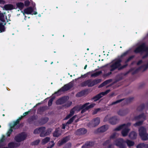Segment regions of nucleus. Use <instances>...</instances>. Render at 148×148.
Returning <instances> with one entry per match:
<instances>
[{
  "instance_id": "obj_1",
  "label": "nucleus",
  "mask_w": 148,
  "mask_h": 148,
  "mask_svg": "<svg viewBox=\"0 0 148 148\" xmlns=\"http://www.w3.org/2000/svg\"><path fill=\"white\" fill-rule=\"evenodd\" d=\"M129 50L126 51L122 53L121 56L113 60L110 64H107L102 66L101 68L110 67V71H112L117 68L120 69L124 68L125 66H121V62L123 57L127 55L129 53Z\"/></svg>"
},
{
  "instance_id": "obj_2",
  "label": "nucleus",
  "mask_w": 148,
  "mask_h": 148,
  "mask_svg": "<svg viewBox=\"0 0 148 148\" xmlns=\"http://www.w3.org/2000/svg\"><path fill=\"white\" fill-rule=\"evenodd\" d=\"M131 125V123H130L123 124L116 127L114 130L119 131L122 130L121 134L123 136L125 137L127 135L128 132L130 130L129 127Z\"/></svg>"
},
{
  "instance_id": "obj_3",
  "label": "nucleus",
  "mask_w": 148,
  "mask_h": 148,
  "mask_svg": "<svg viewBox=\"0 0 148 148\" xmlns=\"http://www.w3.org/2000/svg\"><path fill=\"white\" fill-rule=\"evenodd\" d=\"M32 4L33 7V8L29 7L25 9L23 12L24 15L25 14L32 15L36 14H37L36 8L35 7V3L32 2Z\"/></svg>"
},
{
  "instance_id": "obj_4",
  "label": "nucleus",
  "mask_w": 148,
  "mask_h": 148,
  "mask_svg": "<svg viewBox=\"0 0 148 148\" xmlns=\"http://www.w3.org/2000/svg\"><path fill=\"white\" fill-rule=\"evenodd\" d=\"M134 52L136 53L144 52L146 54V55L145 56L143 57V58H144L148 56V48H147L146 47L144 43L142 44L136 48Z\"/></svg>"
},
{
  "instance_id": "obj_5",
  "label": "nucleus",
  "mask_w": 148,
  "mask_h": 148,
  "mask_svg": "<svg viewBox=\"0 0 148 148\" xmlns=\"http://www.w3.org/2000/svg\"><path fill=\"white\" fill-rule=\"evenodd\" d=\"M45 128L44 127H42L38 129H35L34 131V134H37L39 133H40V136L41 137H44L48 135L51 132V130H50L48 132H45Z\"/></svg>"
},
{
  "instance_id": "obj_6",
  "label": "nucleus",
  "mask_w": 148,
  "mask_h": 148,
  "mask_svg": "<svg viewBox=\"0 0 148 148\" xmlns=\"http://www.w3.org/2000/svg\"><path fill=\"white\" fill-rule=\"evenodd\" d=\"M139 135L143 140L148 139V134L146 133V129L143 127H140L139 129Z\"/></svg>"
},
{
  "instance_id": "obj_7",
  "label": "nucleus",
  "mask_w": 148,
  "mask_h": 148,
  "mask_svg": "<svg viewBox=\"0 0 148 148\" xmlns=\"http://www.w3.org/2000/svg\"><path fill=\"white\" fill-rule=\"evenodd\" d=\"M125 142L123 138H120L116 139L114 142V144L120 148H126V146L124 144Z\"/></svg>"
},
{
  "instance_id": "obj_8",
  "label": "nucleus",
  "mask_w": 148,
  "mask_h": 148,
  "mask_svg": "<svg viewBox=\"0 0 148 148\" xmlns=\"http://www.w3.org/2000/svg\"><path fill=\"white\" fill-rule=\"evenodd\" d=\"M27 137V135L26 133H22L16 136L14 139L16 141L18 142H20L24 140Z\"/></svg>"
},
{
  "instance_id": "obj_9",
  "label": "nucleus",
  "mask_w": 148,
  "mask_h": 148,
  "mask_svg": "<svg viewBox=\"0 0 148 148\" xmlns=\"http://www.w3.org/2000/svg\"><path fill=\"white\" fill-rule=\"evenodd\" d=\"M93 71H92L88 72L85 74L82 75L81 77H87V76L89 74L91 75V77H96L102 73V71H96L93 73Z\"/></svg>"
},
{
  "instance_id": "obj_10",
  "label": "nucleus",
  "mask_w": 148,
  "mask_h": 148,
  "mask_svg": "<svg viewBox=\"0 0 148 148\" xmlns=\"http://www.w3.org/2000/svg\"><path fill=\"white\" fill-rule=\"evenodd\" d=\"M89 104V103H87L82 106V110L81 111L82 113H84L86 110L91 108L93 107L95 105V104L94 103H92L90 104Z\"/></svg>"
},
{
  "instance_id": "obj_11",
  "label": "nucleus",
  "mask_w": 148,
  "mask_h": 148,
  "mask_svg": "<svg viewBox=\"0 0 148 148\" xmlns=\"http://www.w3.org/2000/svg\"><path fill=\"white\" fill-rule=\"evenodd\" d=\"M10 129L7 133L8 136H9L12 132V129H17L19 127V125L16 122H14L13 123L10 124Z\"/></svg>"
},
{
  "instance_id": "obj_12",
  "label": "nucleus",
  "mask_w": 148,
  "mask_h": 148,
  "mask_svg": "<svg viewBox=\"0 0 148 148\" xmlns=\"http://www.w3.org/2000/svg\"><path fill=\"white\" fill-rule=\"evenodd\" d=\"M73 81H72L68 84L64 85L58 91V92H60L61 91H64L70 89L73 86Z\"/></svg>"
},
{
  "instance_id": "obj_13",
  "label": "nucleus",
  "mask_w": 148,
  "mask_h": 148,
  "mask_svg": "<svg viewBox=\"0 0 148 148\" xmlns=\"http://www.w3.org/2000/svg\"><path fill=\"white\" fill-rule=\"evenodd\" d=\"M110 92V90H107L105 92H101L100 93L97 95L95 96V97H94L93 98L94 101H96L99 100L101 97H102L103 96L107 94V93H109Z\"/></svg>"
},
{
  "instance_id": "obj_14",
  "label": "nucleus",
  "mask_w": 148,
  "mask_h": 148,
  "mask_svg": "<svg viewBox=\"0 0 148 148\" xmlns=\"http://www.w3.org/2000/svg\"><path fill=\"white\" fill-rule=\"evenodd\" d=\"M79 108L78 106L74 107L73 109L71 110L70 112V114L64 118V120H67L70 118L72 116L74 113V112Z\"/></svg>"
},
{
  "instance_id": "obj_15",
  "label": "nucleus",
  "mask_w": 148,
  "mask_h": 148,
  "mask_svg": "<svg viewBox=\"0 0 148 148\" xmlns=\"http://www.w3.org/2000/svg\"><path fill=\"white\" fill-rule=\"evenodd\" d=\"M108 126L107 125H103L99 128L95 132H103L106 131L108 128Z\"/></svg>"
},
{
  "instance_id": "obj_16",
  "label": "nucleus",
  "mask_w": 148,
  "mask_h": 148,
  "mask_svg": "<svg viewBox=\"0 0 148 148\" xmlns=\"http://www.w3.org/2000/svg\"><path fill=\"white\" fill-rule=\"evenodd\" d=\"M111 117L110 115H108L105 117V118L104 121V122H106L108 121L111 124H114L115 123V121H112V119H113L115 120V121H116V118H110Z\"/></svg>"
},
{
  "instance_id": "obj_17",
  "label": "nucleus",
  "mask_w": 148,
  "mask_h": 148,
  "mask_svg": "<svg viewBox=\"0 0 148 148\" xmlns=\"http://www.w3.org/2000/svg\"><path fill=\"white\" fill-rule=\"evenodd\" d=\"M92 82V81L91 79H89L82 83L81 85L82 86H88V87H91L93 86H91L93 84Z\"/></svg>"
},
{
  "instance_id": "obj_18",
  "label": "nucleus",
  "mask_w": 148,
  "mask_h": 148,
  "mask_svg": "<svg viewBox=\"0 0 148 148\" xmlns=\"http://www.w3.org/2000/svg\"><path fill=\"white\" fill-rule=\"evenodd\" d=\"M100 119L99 118H97L94 119L91 122L92 125V127H95L99 123Z\"/></svg>"
},
{
  "instance_id": "obj_19",
  "label": "nucleus",
  "mask_w": 148,
  "mask_h": 148,
  "mask_svg": "<svg viewBox=\"0 0 148 148\" xmlns=\"http://www.w3.org/2000/svg\"><path fill=\"white\" fill-rule=\"evenodd\" d=\"M87 132V130L85 128H82L78 129L76 132L77 135L84 134Z\"/></svg>"
},
{
  "instance_id": "obj_20",
  "label": "nucleus",
  "mask_w": 148,
  "mask_h": 148,
  "mask_svg": "<svg viewBox=\"0 0 148 148\" xmlns=\"http://www.w3.org/2000/svg\"><path fill=\"white\" fill-rule=\"evenodd\" d=\"M137 134L134 131H132L129 134V137L131 139H135L136 138Z\"/></svg>"
},
{
  "instance_id": "obj_21",
  "label": "nucleus",
  "mask_w": 148,
  "mask_h": 148,
  "mask_svg": "<svg viewBox=\"0 0 148 148\" xmlns=\"http://www.w3.org/2000/svg\"><path fill=\"white\" fill-rule=\"evenodd\" d=\"M19 143L11 142L9 143L8 144V146L10 148H12L14 147H17L20 145Z\"/></svg>"
},
{
  "instance_id": "obj_22",
  "label": "nucleus",
  "mask_w": 148,
  "mask_h": 148,
  "mask_svg": "<svg viewBox=\"0 0 148 148\" xmlns=\"http://www.w3.org/2000/svg\"><path fill=\"white\" fill-rule=\"evenodd\" d=\"M146 116L144 114H142L139 116H135L134 117L133 120H144L145 119Z\"/></svg>"
},
{
  "instance_id": "obj_23",
  "label": "nucleus",
  "mask_w": 148,
  "mask_h": 148,
  "mask_svg": "<svg viewBox=\"0 0 148 148\" xmlns=\"http://www.w3.org/2000/svg\"><path fill=\"white\" fill-rule=\"evenodd\" d=\"M66 101L65 97H63L59 99L56 102L57 104H61L64 103Z\"/></svg>"
},
{
  "instance_id": "obj_24",
  "label": "nucleus",
  "mask_w": 148,
  "mask_h": 148,
  "mask_svg": "<svg viewBox=\"0 0 148 148\" xmlns=\"http://www.w3.org/2000/svg\"><path fill=\"white\" fill-rule=\"evenodd\" d=\"M5 140V136L4 135H2V138L0 140V147L4 146L6 145Z\"/></svg>"
},
{
  "instance_id": "obj_25",
  "label": "nucleus",
  "mask_w": 148,
  "mask_h": 148,
  "mask_svg": "<svg viewBox=\"0 0 148 148\" xmlns=\"http://www.w3.org/2000/svg\"><path fill=\"white\" fill-rule=\"evenodd\" d=\"M137 148H148V144L144 143H140L138 145Z\"/></svg>"
},
{
  "instance_id": "obj_26",
  "label": "nucleus",
  "mask_w": 148,
  "mask_h": 148,
  "mask_svg": "<svg viewBox=\"0 0 148 148\" xmlns=\"http://www.w3.org/2000/svg\"><path fill=\"white\" fill-rule=\"evenodd\" d=\"M61 134V132L60 130V129L58 128L53 133V136L54 137H57L59 136Z\"/></svg>"
},
{
  "instance_id": "obj_27",
  "label": "nucleus",
  "mask_w": 148,
  "mask_h": 148,
  "mask_svg": "<svg viewBox=\"0 0 148 148\" xmlns=\"http://www.w3.org/2000/svg\"><path fill=\"white\" fill-rule=\"evenodd\" d=\"M69 137H66L63 138L61 141H59L58 143V145H62L63 143H65L69 140Z\"/></svg>"
},
{
  "instance_id": "obj_28",
  "label": "nucleus",
  "mask_w": 148,
  "mask_h": 148,
  "mask_svg": "<svg viewBox=\"0 0 148 148\" xmlns=\"http://www.w3.org/2000/svg\"><path fill=\"white\" fill-rule=\"evenodd\" d=\"M4 8L6 10H11L14 9V6L12 5L8 4L4 6Z\"/></svg>"
},
{
  "instance_id": "obj_29",
  "label": "nucleus",
  "mask_w": 148,
  "mask_h": 148,
  "mask_svg": "<svg viewBox=\"0 0 148 148\" xmlns=\"http://www.w3.org/2000/svg\"><path fill=\"white\" fill-rule=\"evenodd\" d=\"M125 143H127V146L129 147H131L133 146L134 144V141L127 139Z\"/></svg>"
},
{
  "instance_id": "obj_30",
  "label": "nucleus",
  "mask_w": 148,
  "mask_h": 148,
  "mask_svg": "<svg viewBox=\"0 0 148 148\" xmlns=\"http://www.w3.org/2000/svg\"><path fill=\"white\" fill-rule=\"evenodd\" d=\"M111 80H108L105 81L102 84H101L99 86V88H100L103 86H104L106 85V84H108V83L111 82Z\"/></svg>"
},
{
  "instance_id": "obj_31",
  "label": "nucleus",
  "mask_w": 148,
  "mask_h": 148,
  "mask_svg": "<svg viewBox=\"0 0 148 148\" xmlns=\"http://www.w3.org/2000/svg\"><path fill=\"white\" fill-rule=\"evenodd\" d=\"M50 138L49 137H47L42 140V143L43 144H45L47 143L49 141Z\"/></svg>"
},
{
  "instance_id": "obj_32",
  "label": "nucleus",
  "mask_w": 148,
  "mask_h": 148,
  "mask_svg": "<svg viewBox=\"0 0 148 148\" xmlns=\"http://www.w3.org/2000/svg\"><path fill=\"white\" fill-rule=\"evenodd\" d=\"M29 112H26L25 113H24L23 114V116H22L20 118H19V119H17L16 121H15V122H16V123H17L18 124V122H19V121L20 120H21V119L22 118L25 116L26 115H27L29 113Z\"/></svg>"
},
{
  "instance_id": "obj_33",
  "label": "nucleus",
  "mask_w": 148,
  "mask_h": 148,
  "mask_svg": "<svg viewBox=\"0 0 148 148\" xmlns=\"http://www.w3.org/2000/svg\"><path fill=\"white\" fill-rule=\"evenodd\" d=\"M24 4L23 3L19 2L16 4L17 6L20 9L23 8L24 7Z\"/></svg>"
},
{
  "instance_id": "obj_34",
  "label": "nucleus",
  "mask_w": 148,
  "mask_h": 148,
  "mask_svg": "<svg viewBox=\"0 0 148 148\" xmlns=\"http://www.w3.org/2000/svg\"><path fill=\"white\" fill-rule=\"evenodd\" d=\"M118 114L120 116H124L125 114L126 113L124 111L121 110L118 112Z\"/></svg>"
},
{
  "instance_id": "obj_35",
  "label": "nucleus",
  "mask_w": 148,
  "mask_h": 148,
  "mask_svg": "<svg viewBox=\"0 0 148 148\" xmlns=\"http://www.w3.org/2000/svg\"><path fill=\"white\" fill-rule=\"evenodd\" d=\"M76 116H73V117L71 118L70 120L67 122L66 123V124H69L71 123L74 120V119H75L76 117Z\"/></svg>"
},
{
  "instance_id": "obj_36",
  "label": "nucleus",
  "mask_w": 148,
  "mask_h": 148,
  "mask_svg": "<svg viewBox=\"0 0 148 148\" xmlns=\"http://www.w3.org/2000/svg\"><path fill=\"white\" fill-rule=\"evenodd\" d=\"M118 136V134L116 133H113L110 137V138L113 139L116 138Z\"/></svg>"
},
{
  "instance_id": "obj_37",
  "label": "nucleus",
  "mask_w": 148,
  "mask_h": 148,
  "mask_svg": "<svg viewBox=\"0 0 148 148\" xmlns=\"http://www.w3.org/2000/svg\"><path fill=\"white\" fill-rule=\"evenodd\" d=\"M5 28L4 26L1 23H0V31L3 32L5 31Z\"/></svg>"
},
{
  "instance_id": "obj_38",
  "label": "nucleus",
  "mask_w": 148,
  "mask_h": 148,
  "mask_svg": "<svg viewBox=\"0 0 148 148\" xmlns=\"http://www.w3.org/2000/svg\"><path fill=\"white\" fill-rule=\"evenodd\" d=\"M143 121H140L139 122H138L136 123L135 124H134V126L136 127V126H140V125H141L142 123H143Z\"/></svg>"
},
{
  "instance_id": "obj_39",
  "label": "nucleus",
  "mask_w": 148,
  "mask_h": 148,
  "mask_svg": "<svg viewBox=\"0 0 148 148\" xmlns=\"http://www.w3.org/2000/svg\"><path fill=\"white\" fill-rule=\"evenodd\" d=\"M40 141L39 140H36L32 143V144L34 145H37L39 143Z\"/></svg>"
},
{
  "instance_id": "obj_40",
  "label": "nucleus",
  "mask_w": 148,
  "mask_h": 148,
  "mask_svg": "<svg viewBox=\"0 0 148 148\" xmlns=\"http://www.w3.org/2000/svg\"><path fill=\"white\" fill-rule=\"evenodd\" d=\"M4 16L3 14L0 12V20L3 21L4 20Z\"/></svg>"
},
{
  "instance_id": "obj_41",
  "label": "nucleus",
  "mask_w": 148,
  "mask_h": 148,
  "mask_svg": "<svg viewBox=\"0 0 148 148\" xmlns=\"http://www.w3.org/2000/svg\"><path fill=\"white\" fill-rule=\"evenodd\" d=\"M53 99V98H52L49 100L48 103V105L49 106H50L52 104V102Z\"/></svg>"
},
{
  "instance_id": "obj_42",
  "label": "nucleus",
  "mask_w": 148,
  "mask_h": 148,
  "mask_svg": "<svg viewBox=\"0 0 148 148\" xmlns=\"http://www.w3.org/2000/svg\"><path fill=\"white\" fill-rule=\"evenodd\" d=\"M122 100H123V99L119 100H117L115 102H113L111 103V105H113L116 104L117 103H118L121 102Z\"/></svg>"
},
{
  "instance_id": "obj_43",
  "label": "nucleus",
  "mask_w": 148,
  "mask_h": 148,
  "mask_svg": "<svg viewBox=\"0 0 148 148\" xmlns=\"http://www.w3.org/2000/svg\"><path fill=\"white\" fill-rule=\"evenodd\" d=\"M50 145H51L50 147H48L47 148H51L54 145V143L53 141H51L49 143Z\"/></svg>"
},
{
  "instance_id": "obj_44",
  "label": "nucleus",
  "mask_w": 148,
  "mask_h": 148,
  "mask_svg": "<svg viewBox=\"0 0 148 148\" xmlns=\"http://www.w3.org/2000/svg\"><path fill=\"white\" fill-rule=\"evenodd\" d=\"M96 84L100 83L101 81V79H95Z\"/></svg>"
},
{
  "instance_id": "obj_45",
  "label": "nucleus",
  "mask_w": 148,
  "mask_h": 148,
  "mask_svg": "<svg viewBox=\"0 0 148 148\" xmlns=\"http://www.w3.org/2000/svg\"><path fill=\"white\" fill-rule=\"evenodd\" d=\"M116 118V121H115V120L113 119H112V121H115V123H114L113 124H115L116 123V122H117V121L118 120V119L117 118V117L116 116H114V117H111L110 118Z\"/></svg>"
},
{
  "instance_id": "obj_46",
  "label": "nucleus",
  "mask_w": 148,
  "mask_h": 148,
  "mask_svg": "<svg viewBox=\"0 0 148 148\" xmlns=\"http://www.w3.org/2000/svg\"><path fill=\"white\" fill-rule=\"evenodd\" d=\"M72 103L71 101H69L67 104L66 105V107H68L70 106L72 104Z\"/></svg>"
},
{
  "instance_id": "obj_47",
  "label": "nucleus",
  "mask_w": 148,
  "mask_h": 148,
  "mask_svg": "<svg viewBox=\"0 0 148 148\" xmlns=\"http://www.w3.org/2000/svg\"><path fill=\"white\" fill-rule=\"evenodd\" d=\"M30 4V2L28 1H26L25 2V5L26 6H28Z\"/></svg>"
},
{
  "instance_id": "obj_48",
  "label": "nucleus",
  "mask_w": 148,
  "mask_h": 148,
  "mask_svg": "<svg viewBox=\"0 0 148 148\" xmlns=\"http://www.w3.org/2000/svg\"><path fill=\"white\" fill-rule=\"evenodd\" d=\"M100 110V108H98L96 109L95 110L94 112H93V114H96L97 112L99 111Z\"/></svg>"
},
{
  "instance_id": "obj_49",
  "label": "nucleus",
  "mask_w": 148,
  "mask_h": 148,
  "mask_svg": "<svg viewBox=\"0 0 148 148\" xmlns=\"http://www.w3.org/2000/svg\"><path fill=\"white\" fill-rule=\"evenodd\" d=\"M148 68V65H145L143 66L142 69H143L144 71L147 68Z\"/></svg>"
},
{
  "instance_id": "obj_50",
  "label": "nucleus",
  "mask_w": 148,
  "mask_h": 148,
  "mask_svg": "<svg viewBox=\"0 0 148 148\" xmlns=\"http://www.w3.org/2000/svg\"><path fill=\"white\" fill-rule=\"evenodd\" d=\"M134 57V56H130L127 59L126 62H129V61L131 60Z\"/></svg>"
},
{
  "instance_id": "obj_51",
  "label": "nucleus",
  "mask_w": 148,
  "mask_h": 148,
  "mask_svg": "<svg viewBox=\"0 0 148 148\" xmlns=\"http://www.w3.org/2000/svg\"><path fill=\"white\" fill-rule=\"evenodd\" d=\"M92 82L93 83V84H92L91 85V86H94V85L96 84V82L95 81V79L94 80H92Z\"/></svg>"
},
{
  "instance_id": "obj_52",
  "label": "nucleus",
  "mask_w": 148,
  "mask_h": 148,
  "mask_svg": "<svg viewBox=\"0 0 148 148\" xmlns=\"http://www.w3.org/2000/svg\"><path fill=\"white\" fill-rule=\"evenodd\" d=\"M142 62L141 60H140L137 63V64L138 65H140L142 63Z\"/></svg>"
},
{
  "instance_id": "obj_53",
  "label": "nucleus",
  "mask_w": 148,
  "mask_h": 148,
  "mask_svg": "<svg viewBox=\"0 0 148 148\" xmlns=\"http://www.w3.org/2000/svg\"><path fill=\"white\" fill-rule=\"evenodd\" d=\"M66 125L65 124H63L62 125V128L63 129H64L65 128Z\"/></svg>"
},
{
  "instance_id": "obj_54",
  "label": "nucleus",
  "mask_w": 148,
  "mask_h": 148,
  "mask_svg": "<svg viewBox=\"0 0 148 148\" xmlns=\"http://www.w3.org/2000/svg\"><path fill=\"white\" fill-rule=\"evenodd\" d=\"M81 93H78V94H77V97H80L81 96Z\"/></svg>"
},
{
  "instance_id": "obj_55",
  "label": "nucleus",
  "mask_w": 148,
  "mask_h": 148,
  "mask_svg": "<svg viewBox=\"0 0 148 148\" xmlns=\"http://www.w3.org/2000/svg\"><path fill=\"white\" fill-rule=\"evenodd\" d=\"M111 72L109 73H108V74H106V76H108L110 75L111 74Z\"/></svg>"
},
{
  "instance_id": "obj_56",
  "label": "nucleus",
  "mask_w": 148,
  "mask_h": 148,
  "mask_svg": "<svg viewBox=\"0 0 148 148\" xmlns=\"http://www.w3.org/2000/svg\"><path fill=\"white\" fill-rule=\"evenodd\" d=\"M90 144H91V143H89V145H87L88 146L87 148H89L90 147Z\"/></svg>"
},
{
  "instance_id": "obj_57",
  "label": "nucleus",
  "mask_w": 148,
  "mask_h": 148,
  "mask_svg": "<svg viewBox=\"0 0 148 148\" xmlns=\"http://www.w3.org/2000/svg\"><path fill=\"white\" fill-rule=\"evenodd\" d=\"M87 67V65H85V66L84 67V69H86Z\"/></svg>"
},
{
  "instance_id": "obj_58",
  "label": "nucleus",
  "mask_w": 148,
  "mask_h": 148,
  "mask_svg": "<svg viewBox=\"0 0 148 148\" xmlns=\"http://www.w3.org/2000/svg\"><path fill=\"white\" fill-rule=\"evenodd\" d=\"M108 141H107V142H106V143H104L103 144L104 145H106V143H108Z\"/></svg>"
},
{
  "instance_id": "obj_59",
  "label": "nucleus",
  "mask_w": 148,
  "mask_h": 148,
  "mask_svg": "<svg viewBox=\"0 0 148 148\" xmlns=\"http://www.w3.org/2000/svg\"><path fill=\"white\" fill-rule=\"evenodd\" d=\"M110 146H109V147H108V148H110Z\"/></svg>"
},
{
  "instance_id": "obj_60",
  "label": "nucleus",
  "mask_w": 148,
  "mask_h": 148,
  "mask_svg": "<svg viewBox=\"0 0 148 148\" xmlns=\"http://www.w3.org/2000/svg\"><path fill=\"white\" fill-rule=\"evenodd\" d=\"M53 63V62H51V64H52Z\"/></svg>"
},
{
  "instance_id": "obj_61",
  "label": "nucleus",
  "mask_w": 148,
  "mask_h": 148,
  "mask_svg": "<svg viewBox=\"0 0 148 148\" xmlns=\"http://www.w3.org/2000/svg\"><path fill=\"white\" fill-rule=\"evenodd\" d=\"M114 93H113L112 95V96H113V95Z\"/></svg>"
},
{
  "instance_id": "obj_62",
  "label": "nucleus",
  "mask_w": 148,
  "mask_h": 148,
  "mask_svg": "<svg viewBox=\"0 0 148 148\" xmlns=\"http://www.w3.org/2000/svg\"><path fill=\"white\" fill-rule=\"evenodd\" d=\"M70 76H71V77H72V75H70Z\"/></svg>"
},
{
  "instance_id": "obj_63",
  "label": "nucleus",
  "mask_w": 148,
  "mask_h": 148,
  "mask_svg": "<svg viewBox=\"0 0 148 148\" xmlns=\"http://www.w3.org/2000/svg\"><path fill=\"white\" fill-rule=\"evenodd\" d=\"M75 80H77V79H75Z\"/></svg>"
},
{
  "instance_id": "obj_64",
  "label": "nucleus",
  "mask_w": 148,
  "mask_h": 148,
  "mask_svg": "<svg viewBox=\"0 0 148 148\" xmlns=\"http://www.w3.org/2000/svg\"><path fill=\"white\" fill-rule=\"evenodd\" d=\"M147 36H148V34H147Z\"/></svg>"
}]
</instances>
